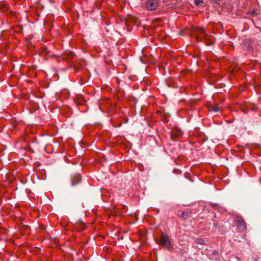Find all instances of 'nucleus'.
<instances>
[{
	"label": "nucleus",
	"mask_w": 261,
	"mask_h": 261,
	"mask_svg": "<svg viewBox=\"0 0 261 261\" xmlns=\"http://www.w3.org/2000/svg\"><path fill=\"white\" fill-rule=\"evenodd\" d=\"M237 226L240 231H243L246 229V222L241 218L238 219L237 221Z\"/></svg>",
	"instance_id": "4"
},
{
	"label": "nucleus",
	"mask_w": 261,
	"mask_h": 261,
	"mask_svg": "<svg viewBox=\"0 0 261 261\" xmlns=\"http://www.w3.org/2000/svg\"><path fill=\"white\" fill-rule=\"evenodd\" d=\"M81 179V178L80 174H75L74 176H73V177H72L71 179L72 186H74L77 184L79 182H80Z\"/></svg>",
	"instance_id": "7"
},
{
	"label": "nucleus",
	"mask_w": 261,
	"mask_h": 261,
	"mask_svg": "<svg viewBox=\"0 0 261 261\" xmlns=\"http://www.w3.org/2000/svg\"><path fill=\"white\" fill-rule=\"evenodd\" d=\"M160 244L168 249H170L172 248V244L169 237L167 234H165L163 233L160 236Z\"/></svg>",
	"instance_id": "1"
},
{
	"label": "nucleus",
	"mask_w": 261,
	"mask_h": 261,
	"mask_svg": "<svg viewBox=\"0 0 261 261\" xmlns=\"http://www.w3.org/2000/svg\"><path fill=\"white\" fill-rule=\"evenodd\" d=\"M9 6L5 3L0 4V12L5 13L9 10Z\"/></svg>",
	"instance_id": "10"
},
{
	"label": "nucleus",
	"mask_w": 261,
	"mask_h": 261,
	"mask_svg": "<svg viewBox=\"0 0 261 261\" xmlns=\"http://www.w3.org/2000/svg\"><path fill=\"white\" fill-rule=\"evenodd\" d=\"M209 109L211 111L218 112L221 110V108L218 104L214 103L210 106Z\"/></svg>",
	"instance_id": "9"
},
{
	"label": "nucleus",
	"mask_w": 261,
	"mask_h": 261,
	"mask_svg": "<svg viewBox=\"0 0 261 261\" xmlns=\"http://www.w3.org/2000/svg\"><path fill=\"white\" fill-rule=\"evenodd\" d=\"M159 0H147L145 4V7L149 11H154L159 7Z\"/></svg>",
	"instance_id": "3"
},
{
	"label": "nucleus",
	"mask_w": 261,
	"mask_h": 261,
	"mask_svg": "<svg viewBox=\"0 0 261 261\" xmlns=\"http://www.w3.org/2000/svg\"><path fill=\"white\" fill-rule=\"evenodd\" d=\"M249 14L252 16H255L257 15V12L256 10H252L249 12Z\"/></svg>",
	"instance_id": "14"
},
{
	"label": "nucleus",
	"mask_w": 261,
	"mask_h": 261,
	"mask_svg": "<svg viewBox=\"0 0 261 261\" xmlns=\"http://www.w3.org/2000/svg\"><path fill=\"white\" fill-rule=\"evenodd\" d=\"M203 2V0H194V3L196 5H200Z\"/></svg>",
	"instance_id": "15"
},
{
	"label": "nucleus",
	"mask_w": 261,
	"mask_h": 261,
	"mask_svg": "<svg viewBox=\"0 0 261 261\" xmlns=\"http://www.w3.org/2000/svg\"><path fill=\"white\" fill-rule=\"evenodd\" d=\"M182 135V132L177 127L172 128L170 132L171 139L173 141H176L178 139L181 138Z\"/></svg>",
	"instance_id": "2"
},
{
	"label": "nucleus",
	"mask_w": 261,
	"mask_h": 261,
	"mask_svg": "<svg viewBox=\"0 0 261 261\" xmlns=\"http://www.w3.org/2000/svg\"><path fill=\"white\" fill-rule=\"evenodd\" d=\"M190 214L188 212H183L182 213V217L184 219H187L190 217Z\"/></svg>",
	"instance_id": "13"
},
{
	"label": "nucleus",
	"mask_w": 261,
	"mask_h": 261,
	"mask_svg": "<svg viewBox=\"0 0 261 261\" xmlns=\"http://www.w3.org/2000/svg\"><path fill=\"white\" fill-rule=\"evenodd\" d=\"M212 1H213V2H214L215 3H217V4H219V2L220 1V0H211Z\"/></svg>",
	"instance_id": "16"
},
{
	"label": "nucleus",
	"mask_w": 261,
	"mask_h": 261,
	"mask_svg": "<svg viewBox=\"0 0 261 261\" xmlns=\"http://www.w3.org/2000/svg\"><path fill=\"white\" fill-rule=\"evenodd\" d=\"M252 42L251 39H245L243 40V44L248 50L250 51L253 49L252 47Z\"/></svg>",
	"instance_id": "5"
},
{
	"label": "nucleus",
	"mask_w": 261,
	"mask_h": 261,
	"mask_svg": "<svg viewBox=\"0 0 261 261\" xmlns=\"http://www.w3.org/2000/svg\"><path fill=\"white\" fill-rule=\"evenodd\" d=\"M204 31L205 30L203 28H196L194 30L195 38H196V35H201V34L203 33Z\"/></svg>",
	"instance_id": "11"
},
{
	"label": "nucleus",
	"mask_w": 261,
	"mask_h": 261,
	"mask_svg": "<svg viewBox=\"0 0 261 261\" xmlns=\"http://www.w3.org/2000/svg\"><path fill=\"white\" fill-rule=\"evenodd\" d=\"M196 243L200 245H204L205 244V242L203 239L198 238L196 240Z\"/></svg>",
	"instance_id": "12"
},
{
	"label": "nucleus",
	"mask_w": 261,
	"mask_h": 261,
	"mask_svg": "<svg viewBox=\"0 0 261 261\" xmlns=\"http://www.w3.org/2000/svg\"><path fill=\"white\" fill-rule=\"evenodd\" d=\"M74 56V54L71 51L66 50L62 55L64 59H71Z\"/></svg>",
	"instance_id": "6"
},
{
	"label": "nucleus",
	"mask_w": 261,
	"mask_h": 261,
	"mask_svg": "<svg viewBox=\"0 0 261 261\" xmlns=\"http://www.w3.org/2000/svg\"><path fill=\"white\" fill-rule=\"evenodd\" d=\"M213 254L214 255H217L218 254V252L217 251V250H214L213 252Z\"/></svg>",
	"instance_id": "17"
},
{
	"label": "nucleus",
	"mask_w": 261,
	"mask_h": 261,
	"mask_svg": "<svg viewBox=\"0 0 261 261\" xmlns=\"http://www.w3.org/2000/svg\"><path fill=\"white\" fill-rule=\"evenodd\" d=\"M207 35L204 31L203 33L201 34V35H196V40L198 42L203 41L204 40L207 39Z\"/></svg>",
	"instance_id": "8"
}]
</instances>
